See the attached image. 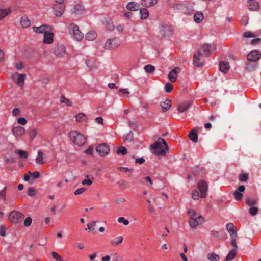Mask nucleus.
I'll return each mask as SVG.
<instances>
[{
	"label": "nucleus",
	"instance_id": "obj_11",
	"mask_svg": "<svg viewBox=\"0 0 261 261\" xmlns=\"http://www.w3.org/2000/svg\"><path fill=\"white\" fill-rule=\"evenodd\" d=\"M110 152V147L106 143H102L99 144V155L100 156H105Z\"/></svg>",
	"mask_w": 261,
	"mask_h": 261
},
{
	"label": "nucleus",
	"instance_id": "obj_37",
	"mask_svg": "<svg viewBox=\"0 0 261 261\" xmlns=\"http://www.w3.org/2000/svg\"><path fill=\"white\" fill-rule=\"evenodd\" d=\"M15 153L18 154L22 159H26L28 156V153L25 151L16 149L15 150Z\"/></svg>",
	"mask_w": 261,
	"mask_h": 261
},
{
	"label": "nucleus",
	"instance_id": "obj_12",
	"mask_svg": "<svg viewBox=\"0 0 261 261\" xmlns=\"http://www.w3.org/2000/svg\"><path fill=\"white\" fill-rule=\"evenodd\" d=\"M192 102L186 101L179 103L177 106V110L179 113H183L187 111L191 107Z\"/></svg>",
	"mask_w": 261,
	"mask_h": 261
},
{
	"label": "nucleus",
	"instance_id": "obj_62",
	"mask_svg": "<svg viewBox=\"0 0 261 261\" xmlns=\"http://www.w3.org/2000/svg\"><path fill=\"white\" fill-rule=\"evenodd\" d=\"M228 232L231 236V238H237V233L236 231L235 230L234 228L233 229L228 231Z\"/></svg>",
	"mask_w": 261,
	"mask_h": 261
},
{
	"label": "nucleus",
	"instance_id": "obj_63",
	"mask_svg": "<svg viewBox=\"0 0 261 261\" xmlns=\"http://www.w3.org/2000/svg\"><path fill=\"white\" fill-rule=\"evenodd\" d=\"M233 228H234V226L233 223H229L227 224L226 229L228 231L233 229Z\"/></svg>",
	"mask_w": 261,
	"mask_h": 261
},
{
	"label": "nucleus",
	"instance_id": "obj_3",
	"mask_svg": "<svg viewBox=\"0 0 261 261\" xmlns=\"http://www.w3.org/2000/svg\"><path fill=\"white\" fill-rule=\"evenodd\" d=\"M150 148L155 154L164 156L166 154V150L168 149V145L165 139L160 138Z\"/></svg>",
	"mask_w": 261,
	"mask_h": 261
},
{
	"label": "nucleus",
	"instance_id": "obj_39",
	"mask_svg": "<svg viewBox=\"0 0 261 261\" xmlns=\"http://www.w3.org/2000/svg\"><path fill=\"white\" fill-rule=\"evenodd\" d=\"M60 102L65 103L67 106L70 107L72 105V102L63 95H62L60 97Z\"/></svg>",
	"mask_w": 261,
	"mask_h": 261
},
{
	"label": "nucleus",
	"instance_id": "obj_14",
	"mask_svg": "<svg viewBox=\"0 0 261 261\" xmlns=\"http://www.w3.org/2000/svg\"><path fill=\"white\" fill-rule=\"evenodd\" d=\"M261 57V54L257 50H253L248 54L247 58L249 61H257Z\"/></svg>",
	"mask_w": 261,
	"mask_h": 261
},
{
	"label": "nucleus",
	"instance_id": "obj_50",
	"mask_svg": "<svg viewBox=\"0 0 261 261\" xmlns=\"http://www.w3.org/2000/svg\"><path fill=\"white\" fill-rule=\"evenodd\" d=\"M248 179V175L246 173H243L240 175L239 180L243 182L246 181Z\"/></svg>",
	"mask_w": 261,
	"mask_h": 261
},
{
	"label": "nucleus",
	"instance_id": "obj_34",
	"mask_svg": "<svg viewBox=\"0 0 261 261\" xmlns=\"http://www.w3.org/2000/svg\"><path fill=\"white\" fill-rule=\"evenodd\" d=\"M20 23L22 27L24 28H27L29 27L31 24L30 20L28 19L27 17L24 16L22 17Z\"/></svg>",
	"mask_w": 261,
	"mask_h": 261
},
{
	"label": "nucleus",
	"instance_id": "obj_15",
	"mask_svg": "<svg viewBox=\"0 0 261 261\" xmlns=\"http://www.w3.org/2000/svg\"><path fill=\"white\" fill-rule=\"evenodd\" d=\"M51 28L48 25H42L40 27H33V30L34 32L37 33H44L50 31Z\"/></svg>",
	"mask_w": 261,
	"mask_h": 261
},
{
	"label": "nucleus",
	"instance_id": "obj_41",
	"mask_svg": "<svg viewBox=\"0 0 261 261\" xmlns=\"http://www.w3.org/2000/svg\"><path fill=\"white\" fill-rule=\"evenodd\" d=\"M123 140L125 142H127L132 141L133 140V134L132 132L130 131L126 135L124 136L123 137Z\"/></svg>",
	"mask_w": 261,
	"mask_h": 261
},
{
	"label": "nucleus",
	"instance_id": "obj_55",
	"mask_svg": "<svg viewBox=\"0 0 261 261\" xmlns=\"http://www.w3.org/2000/svg\"><path fill=\"white\" fill-rule=\"evenodd\" d=\"M86 189L85 188H80L75 190L74 192L75 195H78L84 192Z\"/></svg>",
	"mask_w": 261,
	"mask_h": 261
},
{
	"label": "nucleus",
	"instance_id": "obj_58",
	"mask_svg": "<svg viewBox=\"0 0 261 261\" xmlns=\"http://www.w3.org/2000/svg\"><path fill=\"white\" fill-rule=\"evenodd\" d=\"M29 174L31 175L34 179L39 178L40 176V173L37 171L34 172L33 173L30 172Z\"/></svg>",
	"mask_w": 261,
	"mask_h": 261
},
{
	"label": "nucleus",
	"instance_id": "obj_42",
	"mask_svg": "<svg viewBox=\"0 0 261 261\" xmlns=\"http://www.w3.org/2000/svg\"><path fill=\"white\" fill-rule=\"evenodd\" d=\"M258 212V207L256 206H251L249 209V212L251 215L254 216H255Z\"/></svg>",
	"mask_w": 261,
	"mask_h": 261
},
{
	"label": "nucleus",
	"instance_id": "obj_48",
	"mask_svg": "<svg viewBox=\"0 0 261 261\" xmlns=\"http://www.w3.org/2000/svg\"><path fill=\"white\" fill-rule=\"evenodd\" d=\"M117 221L119 223H122L124 225H127L129 224V221L128 220L125 219L123 217H120L118 218Z\"/></svg>",
	"mask_w": 261,
	"mask_h": 261
},
{
	"label": "nucleus",
	"instance_id": "obj_26",
	"mask_svg": "<svg viewBox=\"0 0 261 261\" xmlns=\"http://www.w3.org/2000/svg\"><path fill=\"white\" fill-rule=\"evenodd\" d=\"M204 18L203 14L200 11L196 12L194 15V20L197 23H200Z\"/></svg>",
	"mask_w": 261,
	"mask_h": 261
},
{
	"label": "nucleus",
	"instance_id": "obj_6",
	"mask_svg": "<svg viewBox=\"0 0 261 261\" xmlns=\"http://www.w3.org/2000/svg\"><path fill=\"white\" fill-rule=\"evenodd\" d=\"M121 43V40L118 37L109 39L105 44L104 48L107 50H113L120 46Z\"/></svg>",
	"mask_w": 261,
	"mask_h": 261
},
{
	"label": "nucleus",
	"instance_id": "obj_53",
	"mask_svg": "<svg viewBox=\"0 0 261 261\" xmlns=\"http://www.w3.org/2000/svg\"><path fill=\"white\" fill-rule=\"evenodd\" d=\"M233 195L234 196V197H235V199L236 200H240L242 197H243V194H241V193L239 192L238 191H236L234 193H233Z\"/></svg>",
	"mask_w": 261,
	"mask_h": 261
},
{
	"label": "nucleus",
	"instance_id": "obj_60",
	"mask_svg": "<svg viewBox=\"0 0 261 261\" xmlns=\"http://www.w3.org/2000/svg\"><path fill=\"white\" fill-rule=\"evenodd\" d=\"M254 36V34L249 31L245 32L243 34V37L247 38L253 37Z\"/></svg>",
	"mask_w": 261,
	"mask_h": 261
},
{
	"label": "nucleus",
	"instance_id": "obj_51",
	"mask_svg": "<svg viewBox=\"0 0 261 261\" xmlns=\"http://www.w3.org/2000/svg\"><path fill=\"white\" fill-rule=\"evenodd\" d=\"M96 222L93 221L91 223H88L87 224V228H86V230H88L89 231H91L94 229V227L95 226Z\"/></svg>",
	"mask_w": 261,
	"mask_h": 261
},
{
	"label": "nucleus",
	"instance_id": "obj_61",
	"mask_svg": "<svg viewBox=\"0 0 261 261\" xmlns=\"http://www.w3.org/2000/svg\"><path fill=\"white\" fill-rule=\"evenodd\" d=\"M35 194H36V192L33 188H30L28 189V194L29 196L32 197V196H35Z\"/></svg>",
	"mask_w": 261,
	"mask_h": 261
},
{
	"label": "nucleus",
	"instance_id": "obj_57",
	"mask_svg": "<svg viewBox=\"0 0 261 261\" xmlns=\"http://www.w3.org/2000/svg\"><path fill=\"white\" fill-rule=\"evenodd\" d=\"M17 122L20 124L24 125L26 124L27 121V120L25 119V118H24L23 117H20V118H18Z\"/></svg>",
	"mask_w": 261,
	"mask_h": 261
},
{
	"label": "nucleus",
	"instance_id": "obj_49",
	"mask_svg": "<svg viewBox=\"0 0 261 261\" xmlns=\"http://www.w3.org/2000/svg\"><path fill=\"white\" fill-rule=\"evenodd\" d=\"M32 222V219L30 217H28L24 220L23 224L26 227H28L31 225Z\"/></svg>",
	"mask_w": 261,
	"mask_h": 261
},
{
	"label": "nucleus",
	"instance_id": "obj_24",
	"mask_svg": "<svg viewBox=\"0 0 261 261\" xmlns=\"http://www.w3.org/2000/svg\"><path fill=\"white\" fill-rule=\"evenodd\" d=\"M43 153L41 151H38V155L36 159V162L38 164L42 165L45 163V158Z\"/></svg>",
	"mask_w": 261,
	"mask_h": 261
},
{
	"label": "nucleus",
	"instance_id": "obj_32",
	"mask_svg": "<svg viewBox=\"0 0 261 261\" xmlns=\"http://www.w3.org/2000/svg\"><path fill=\"white\" fill-rule=\"evenodd\" d=\"M207 258L210 261H219L220 257L218 254L211 252L207 254Z\"/></svg>",
	"mask_w": 261,
	"mask_h": 261
},
{
	"label": "nucleus",
	"instance_id": "obj_17",
	"mask_svg": "<svg viewBox=\"0 0 261 261\" xmlns=\"http://www.w3.org/2000/svg\"><path fill=\"white\" fill-rule=\"evenodd\" d=\"M25 132V129L20 126H14L12 129V133L15 136H21Z\"/></svg>",
	"mask_w": 261,
	"mask_h": 261
},
{
	"label": "nucleus",
	"instance_id": "obj_8",
	"mask_svg": "<svg viewBox=\"0 0 261 261\" xmlns=\"http://www.w3.org/2000/svg\"><path fill=\"white\" fill-rule=\"evenodd\" d=\"M198 188L200 193V197L201 198L206 197L208 189L207 184L204 181H200L198 184Z\"/></svg>",
	"mask_w": 261,
	"mask_h": 261
},
{
	"label": "nucleus",
	"instance_id": "obj_2",
	"mask_svg": "<svg viewBox=\"0 0 261 261\" xmlns=\"http://www.w3.org/2000/svg\"><path fill=\"white\" fill-rule=\"evenodd\" d=\"M187 215L189 217V225L190 228L193 230L196 229L204 221L203 217L201 215H199L194 208H189L187 211Z\"/></svg>",
	"mask_w": 261,
	"mask_h": 261
},
{
	"label": "nucleus",
	"instance_id": "obj_10",
	"mask_svg": "<svg viewBox=\"0 0 261 261\" xmlns=\"http://www.w3.org/2000/svg\"><path fill=\"white\" fill-rule=\"evenodd\" d=\"M173 31V29L170 26L165 24H162L161 25V33L163 36L165 37H170L172 35Z\"/></svg>",
	"mask_w": 261,
	"mask_h": 261
},
{
	"label": "nucleus",
	"instance_id": "obj_35",
	"mask_svg": "<svg viewBox=\"0 0 261 261\" xmlns=\"http://www.w3.org/2000/svg\"><path fill=\"white\" fill-rule=\"evenodd\" d=\"M123 238L122 236H118L111 241V245L112 246H115L121 243Z\"/></svg>",
	"mask_w": 261,
	"mask_h": 261
},
{
	"label": "nucleus",
	"instance_id": "obj_30",
	"mask_svg": "<svg viewBox=\"0 0 261 261\" xmlns=\"http://www.w3.org/2000/svg\"><path fill=\"white\" fill-rule=\"evenodd\" d=\"M219 66L220 70L224 73H226L229 69V65L227 62L221 61Z\"/></svg>",
	"mask_w": 261,
	"mask_h": 261
},
{
	"label": "nucleus",
	"instance_id": "obj_21",
	"mask_svg": "<svg viewBox=\"0 0 261 261\" xmlns=\"http://www.w3.org/2000/svg\"><path fill=\"white\" fill-rule=\"evenodd\" d=\"M247 6L251 10H257L259 8V4L255 0L248 1Z\"/></svg>",
	"mask_w": 261,
	"mask_h": 261
},
{
	"label": "nucleus",
	"instance_id": "obj_47",
	"mask_svg": "<svg viewBox=\"0 0 261 261\" xmlns=\"http://www.w3.org/2000/svg\"><path fill=\"white\" fill-rule=\"evenodd\" d=\"M173 88V86L171 83L169 82L166 83L165 85V89L167 93L170 92L172 90Z\"/></svg>",
	"mask_w": 261,
	"mask_h": 261
},
{
	"label": "nucleus",
	"instance_id": "obj_1",
	"mask_svg": "<svg viewBox=\"0 0 261 261\" xmlns=\"http://www.w3.org/2000/svg\"><path fill=\"white\" fill-rule=\"evenodd\" d=\"M216 50V46L214 44H204L201 49L194 55L193 63L194 65L197 67H201L203 63L199 61L200 56H208Z\"/></svg>",
	"mask_w": 261,
	"mask_h": 261
},
{
	"label": "nucleus",
	"instance_id": "obj_5",
	"mask_svg": "<svg viewBox=\"0 0 261 261\" xmlns=\"http://www.w3.org/2000/svg\"><path fill=\"white\" fill-rule=\"evenodd\" d=\"M68 31L72 37L77 41H81L83 38V34L80 31L78 25L71 23L68 27Z\"/></svg>",
	"mask_w": 261,
	"mask_h": 261
},
{
	"label": "nucleus",
	"instance_id": "obj_59",
	"mask_svg": "<svg viewBox=\"0 0 261 261\" xmlns=\"http://www.w3.org/2000/svg\"><path fill=\"white\" fill-rule=\"evenodd\" d=\"M21 114L19 108H14L12 111V115L13 116H17Z\"/></svg>",
	"mask_w": 261,
	"mask_h": 261
},
{
	"label": "nucleus",
	"instance_id": "obj_7",
	"mask_svg": "<svg viewBox=\"0 0 261 261\" xmlns=\"http://www.w3.org/2000/svg\"><path fill=\"white\" fill-rule=\"evenodd\" d=\"M24 218V215L22 213L14 210L12 211L9 216V219L11 222L14 224L21 223Z\"/></svg>",
	"mask_w": 261,
	"mask_h": 261
},
{
	"label": "nucleus",
	"instance_id": "obj_23",
	"mask_svg": "<svg viewBox=\"0 0 261 261\" xmlns=\"http://www.w3.org/2000/svg\"><path fill=\"white\" fill-rule=\"evenodd\" d=\"M160 106L163 112L167 111L171 106L170 100L166 99L165 101L160 103Z\"/></svg>",
	"mask_w": 261,
	"mask_h": 261
},
{
	"label": "nucleus",
	"instance_id": "obj_20",
	"mask_svg": "<svg viewBox=\"0 0 261 261\" xmlns=\"http://www.w3.org/2000/svg\"><path fill=\"white\" fill-rule=\"evenodd\" d=\"M84 11V7L82 5L77 4L71 10V13L75 14H81Z\"/></svg>",
	"mask_w": 261,
	"mask_h": 261
},
{
	"label": "nucleus",
	"instance_id": "obj_38",
	"mask_svg": "<svg viewBox=\"0 0 261 261\" xmlns=\"http://www.w3.org/2000/svg\"><path fill=\"white\" fill-rule=\"evenodd\" d=\"M144 69L146 72L149 73H153L155 70V67L150 64L145 66Z\"/></svg>",
	"mask_w": 261,
	"mask_h": 261
},
{
	"label": "nucleus",
	"instance_id": "obj_29",
	"mask_svg": "<svg viewBox=\"0 0 261 261\" xmlns=\"http://www.w3.org/2000/svg\"><path fill=\"white\" fill-rule=\"evenodd\" d=\"M76 121L79 122H85L87 120V117L86 115L83 113H80L77 114L75 116Z\"/></svg>",
	"mask_w": 261,
	"mask_h": 261
},
{
	"label": "nucleus",
	"instance_id": "obj_44",
	"mask_svg": "<svg viewBox=\"0 0 261 261\" xmlns=\"http://www.w3.org/2000/svg\"><path fill=\"white\" fill-rule=\"evenodd\" d=\"M246 203L247 205L251 207L254 206V205L257 203V201L256 200L253 199L247 198L246 200Z\"/></svg>",
	"mask_w": 261,
	"mask_h": 261
},
{
	"label": "nucleus",
	"instance_id": "obj_22",
	"mask_svg": "<svg viewBox=\"0 0 261 261\" xmlns=\"http://www.w3.org/2000/svg\"><path fill=\"white\" fill-rule=\"evenodd\" d=\"M158 0H141V5L145 7H150L155 5Z\"/></svg>",
	"mask_w": 261,
	"mask_h": 261
},
{
	"label": "nucleus",
	"instance_id": "obj_64",
	"mask_svg": "<svg viewBox=\"0 0 261 261\" xmlns=\"http://www.w3.org/2000/svg\"><path fill=\"white\" fill-rule=\"evenodd\" d=\"M248 19L247 16L243 17L241 20V23L243 25H246L248 23Z\"/></svg>",
	"mask_w": 261,
	"mask_h": 261
},
{
	"label": "nucleus",
	"instance_id": "obj_31",
	"mask_svg": "<svg viewBox=\"0 0 261 261\" xmlns=\"http://www.w3.org/2000/svg\"><path fill=\"white\" fill-rule=\"evenodd\" d=\"M236 253H237V250H236V248L231 249L229 251L227 255L226 256L225 260L226 261L232 260L234 258Z\"/></svg>",
	"mask_w": 261,
	"mask_h": 261
},
{
	"label": "nucleus",
	"instance_id": "obj_16",
	"mask_svg": "<svg viewBox=\"0 0 261 261\" xmlns=\"http://www.w3.org/2000/svg\"><path fill=\"white\" fill-rule=\"evenodd\" d=\"M180 71V68L178 67H175L169 74L168 77L171 82H174L177 80V74Z\"/></svg>",
	"mask_w": 261,
	"mask_h": 261
},
{
	"label": "nucleus",
	"instance_id": "obj_56",
	"mask_svg": "<svg viewBox=\"0 0 261 261\" xmlns=\"http://www.w3.org/2000/svg\"><path fill=\"white\" fill-rule=\"evenodd\" d=\"M0 235L5 237L6 236V226L2 225L0 227Z\"/></svg>",
	"mask_w": 261,
	"mask_h": 261
},
{
	"label": "nucleus",
	"instance_id": "obj_9",
	"mask_svg": "<svg viewBox=\"0 0 261 261\" xmlns=\"http://www.w3.org/2000/svg\"><path fill=\"white\" fill-rule=\"evenodd\" d=\"M65 6L64 4H55L53 7L54 13L57 17H61L64 13Z\"/></svg>",
	"mask_w": 261,
	"mask_h": 261
},
{
	"label": "nucleus",
	"instance_id": "obj_28",
	"mask_svg": "<svg viewBox=\"0 0 261 261\" xmlns=\"http://www.w3.org/2000/svg\"><path fill=\"white\" fill-rule=\"evenodd\" d=\"M16 74L18 75V77L15 82L19 86H23L24 83V80L26 79V74H18L17 73H16Z\"/></svg>",
	"mask_w": 261,
	"mask_h": 261
},
{
	"label": "nucleus",
	"instance_id": "obj_52",
	"mask_svg": "<svg viewBox=\"0 0 261 261\" xmlns=\"http://www.w3.org/2000/svg\"><path fill=\"white\" fill-rule=\"evenodd\" d=\"M37 134V132L36 129H33L30 132V137L31 140L34 139V138L36 136Z\"/></svg>",
	"mask_w": 261,
	"mask_h": 261
},
{
	"label": "nucleus",
	"instance_id": "obj_27",
	"mask_svg": "<svg viewBox=\"0 0 261 261\" xmlns=\"http://www.w3.org/2000/svg\"><path fill=\"white\" fill-rule=\"evenodd\" d=\"M97 33L95 31L91 30L89 31L85 35V38L89 41H92L96 39Z\"/></svg>",
	"mask_w": 261,
	"mask_h": 261
},
{
	"label": "nucleus",
	"instance_id": "obj_36",
	"mask_svg": "<svg viewBox=\"0 0 261 261\" xmlns=\"http://www.w3.org/2000/svg\"><path fill=\"white\" fill-rule=\"evenodd\" d=\"M11 13L10 8L0 9V20L2 19Z\"/></svg>",
	"mask_w": 261,
	"mask_h": 261
},
{
	"label": "nucleus",
	"instance_id": "obj_33",
	"mask_svg": "<svg viewBox=\"0 0 261 261\" xmlns=\"http://www.w3.org/2000/svg\"><path fill=\"white\" fill-rule=\"evenodd\" d=\"M140 18L142 20L147 18L149 16V12L146 8H140Z\"/></svg>",
	"mask_w": 261,
	"mask_h": 261
},
{
	"label": "nucleus",
	"instance_id": "obj_54",
	"mask_svg": "<svg viewBox=\"0 0 261 261\" xmlns=\"http://www.w3.org/2000/svg\"><path fill=\"white\" fill-rule=\"evenodd\" d=\"M199 196V192L198 191H193L192 193V197L194 200H198Z\"/></svg>",
	"mask_w": 261,
	"mask_h": 261
},
{
	"label": "nucleus",
	"instance_id": "obj_45",
	"mask_svg": "<svg viewBox=\"0 0 261 261\" xmlns=\"http://www.w3.org/2000/svg\"><path fill=\"white\" fill-rule=\"evenodd\" d=\"M51 255L53 256V257L57 261H64L63 258L59 254H58L57 252L55 251L52 252Z\"/></svg>",
	"mask_w": 261,
	"mask_h": 261
},
{
	"label": "nucleus",
	"instance_id": "obj_13",
	"mask_svg": "<svg viewBox=\"0 0 261 261\" xmlns=\"http://www.w3.org/2000/svg\"><path fill=\"white\" fill-rule=\"evenodd\" d=\"M54 54L59 58L62 57L64 56L66 52L65 50V47L62 45H57L55 47Z\"/></svg>",
	"mask_w": 261,
	"mask_h": 261
},
{
	"label": "nucleus",
	"instance_id": "obj_4",
	"mask_svg": "<svg viewBox=\"0 0 261 261\" xmlns=\"http://www.w3.org/2000/svg\"><path fill=\"white\" fill-rule=\"evenodd\" d=\"M69 137L72 142L79 146L83 145L86 141V137L76 130L70 132Z\"/></svg>",
	"mask_w": 261,
	"mask_h": 261
},
{
	"label": "nucleus",
	"instance_id": "obj_19",
	"mask_svg": "<svg viewBox=\"0 0 261 261\" xmlns=\"http://www.w3.org/2000/svg\"><path fill=\"white\" fill-rule=\"evenodd\" d=\"M54 33L50 31L45 33L44 34L43 42L45 44H51L53 42Z\"/></svg>",
	"mask_w": 261,
	"mask_h": 261
},
{
	"label": "nucleus",
	"instance_id": "obj_43",
	"mask_svg": "<svg viewBox=\"0 0 261 261\" xmlns=\"http://www.w3.org/2000/svg\"><path fill=\"white\" fill-rule=\"evenodd\" d=\"M116 152L117 154H121L122 155H125L127 153V150L125 147L121 146L117 149Z\"/></svg>",
	"mask_w": 261,
	"mask_h": 261
},
{
	"label": "nucleus",
	"instance_id": "obj_40",
	"mask_svg": "<svg viewBox=\"0 0 261 261\" xmlns=\"http://www.w3.org/2000/svg\"><path fill=\"white\" fill-rule=\"evenodd\" d=\"M106 27L107 30L109 31H112L114 28L113 23L112 21L110 19H108L106 21Z\"/></svg>",
	"mask_w": 261,
	"mask_h": 261
},
{
	"label": "nucleus",
	"instance_id": "obj_46",
	"mask_svg": "<svg viewBox=\"0 0 261 261\" xmlns=\"http://www.w3.org/2000/svg\"><path fill=\"white\" fill-rule=\"evenodd\" d=\"M7 191V187H5L3 190L0 191V199H2L3 201L6 200V194Z\"/></svg>",
	"mask_w": 261,
	"mask_h": 261
},
{
	"label": "nucleus",
	"instance_id": "obj_25",
	"mask_svg": "<svg viewBox=\"0 0 261 261\" xmlns=\"http://www.w3.org/2000/svg\"><path fill=\"white\" fill-rule=\"evenodd\" d=\"M189 137L193 142H197L198 141L197 130L195 128L192 129L189 134Z\"/></svg>",
	"mask_w": 261,
	"mask_h": 261
},
{
	"label": "nucleus",
	"instance_id": "obj_18",
	"mask_svg": "<svg viewBox=\"0 0 261 261\" xmlns=\"http://www.w3.org/2000/svg\"><path fill=\"white\" fill-rule=\"evenodd\" d=\"M126 8L130 11H136L140 9V5L135 2H130L126 5Z\"/></svg>",
	"mask_w": 261,
	"mask_h": 261
}]
</instances>
